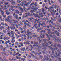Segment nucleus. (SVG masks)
<instances>
[{
  "mask_svg": "<svg viewBox=\"0 0 61 61\" xmlns=\"http://www.w3.org/2000/svg\"><path fill=\"white\" fill-rule=\"evenodd\" d=\"M15 13H17V14H20V13H21V12H19V11L16 10H15Z\"/></svg>",
  "mask_w": 61,
  "mask_h": 61,
  "instance_id": "obj_24",
  "label": "nucleus"
},
{
  "mask_svg": "<svg viewBox=\"0 0 61 61\" xmlns=\"http://www.w3.org/2000/svg\"><path fill=\"white\" fill-rule=\"evenodd\" d=\"M49 47V48H50L51 46H45L43 47V49L44 51H46V49H47V47Z\"/></svg>",
  "mask_w": 61,
  "mask_h": 61,
  "instance_id": "obj_8",
  "label": "nucleus"
},
{
  "mask_svg": "<svg viewBox=\"0 0 61 61\" xmlns=\"http://www.w3.org/2000/svg\"><path fill=\"white\" fill-rule=\"evenodd\" d=\"M17 3H20L21 2V1H20V0H17Z\"/></svg>",
  "mask_w": 61,
  "mask_h": 61,
  "instance_id": "obj_31",
  "label": "nucleus"
},
{
  "mask_svg": "<svg viewBox=\"0 0 61 61\" xmlns=\"http://www.w3.org/2000/svg\"><path fill=\"white\" fill-rule=\"evenodd\" d=\"M19 28L21 31H23L24 30H23V29H22L21 27H20Z\"/></svg>",
  "mask_w": 61,
  "mask_h": 61,
  "instance_id": "obj_48",
  "label": "nucleus"
},
{
  "mask_svg": "<svg viewBox=\"0 0 61 61\" xmlns=\"http://www.w3.org/2000/svg\"><path fill=\"white\" fill-rule=\"evenodd\" d=\"M50 55L51 56H52V55H54V51H52L51 54H50Z\"/></svg>",
  "mask_w": 61,
  "mask_h": 61,
  "instance_id": "obj_25",
  "label": "nucleus"
},
{
  "mask_svg": "<svg viewBox=\"0 0 61 61\" xmlns=\"http://www.w3.org/2000/svg\"><path fill=\"white\" fill-rule=\"evenodd\" d=\"M14 23L15 24H16V23H18V21H17V20H15V21L14 22Z\"/></svg>",
  "mask_w": 61,
  "mask_h": 61,
  "instance_id": "obj_52",
  "label": "nucleus"
},
{
  "mask_svg": "<svg viewBox=\"0 0 61 61\" xmlns=\"http://www.w3.org/2000/svg\"><path fill=\"white\" fill-rule=\"evenodd\" d=\"M60 56V55L59 54H56V55H55L54 56V57H55L56 58H57V57H58Z\"/></svg>",
  "mask_w": 61,
  "mask_h": 61,
  "instance_id": "obj_11",
  "label": "nucleus"
},
{
  "mask_svg": "<svg viewBox=\"0 0 61 61\" xmlns=\"http://www.w3.org/2000/svg\"><path fill=\"white\" fill-rule=\"evenodd\" d=\"M45 43H42V46L43 47H44L45 46Z\"/></svg>",
  "mask_w": 61,
  "mask_h": 61,
  "instance_id": "obj_27",
  "label": "nucleus"
},
{
  "mask_svg": "<svg viewBox=\"0 0 61 61\" xmlns=\"http://www.w3.org/2000/svg\"><path fill=\"white\" fill-rule=\"evenodd\" d=\"M20 50L22 51H25V47H24L23 48H21L20 49Z\"/></svg>",
  "mask_w": 61,
  "mask_h": 61,
  "instance_id": "obj_20",
  "label": "nucleus"
},
{
  "mask_svg": "<svg viewBox=\"0 0 61 61\" xmlns=\"http://www.w3.org/2000/svg\"><path fill=\"white\" fill-rule=\"evenodd\" d=\"M6 14H7V15H10V13L9 12H8L6 13Z\"/></svg>",
  "mask_w": 61,
  "mask_h": 61,
  "instance_id": "obj_39",
  "label": "nucleus"
},
{
  "mask_svg": "<svg viewBox=\"0 0 61 61\" xmlns=\"http://www.w3.org/2000/svg\"><path fill=\"white\" fill-rule=\"evenodd\" d=\"M26 27V25H25L23 28V29H26V28H25Z\"/></svg>",
  "mask_w": 61,
  "mask_h": 61,
  "instance_id": "obj_42",
  "label": "nucleus"
},
{
  "mask_svg": "<svg viewBox=\"0 0 61 61\" xmlns=\"http://www.w3.org/2000/svg\"><path fill=\"white\" fill-rule=\"evenodd\" d=\"M38 26H37V24L36 23L35 24V28L36 29H37L38 27H40V25H38Z\"/></svg>",
  "mask_w": 61,
  "mask_h": 61,
  "instance_id": "obj_17",
  "label": "nucleus"
},
{
  "mask_svg": "<svg viewBox=\"0 0 61 61\" xmlns=\"http://www.w3.org/2000/svg\"><path fill=\"white\" fill-rule=\"evenodd\" d=\"M21 60H22L23 61H25V59L24 58H22Z\"/></svg>",
  "mask_w": 61,
  "mask_h": 61,
  "instance_id": "obj_43",
  "label": "nucleus"
},
{
  "mask_svg": "<svg viewBox=\"0 0 61 61\" xmlns=\"http://www.w3.org/2000/svg\"><path fill=\"white\" fill-rule=\"evenodd\" d=\"M41 38V36H40L38 37V39H39V40H40V39H39V38Z\"/></svg>",
  "mask_w": 61,
  "mask_h": 61,
  "instance_id": "obj_55",
  "label": "nucleus"
},
{
  "mask_svg": "<svg viewBox=\"0 0 61 61\" xmlns=\"http://www.w3.org/2000/svg\"><path fill=\"white\" fill-rule=\"evenodd\" d=\"M25 14H26V15H27L29 16H31V14H30V13L29 12L28 13H25Z\"/></svg>",
  "mask_w": 61,
  "mask_h": 61,
  "instance_id": "obj_23",
  "label": "nucleus"
},
{
  "mask_svg": "<svg viewBox=\"0 0 61 61\" xmlns=\"http://www.w3.org/2000/svg\"><path fill=\"white\" fill-rule=\"evenodd\" d=\"M15 26H11V30H15Z\"/></svg>",
  "mask_w": 61,
  "mask_h": 61,
  "instance_id": "obj_21",
  "label": "nucleus"
},
{
  "mask_svg": "<svg viewBox=\"0 0 61 61\" xmlns=\"http://www.w3.org/2000/svg\"><path fill=\"white\" fill-rule=\"evenodd\" d=\"M0 11L1 12V14L2 15H4V12H5V11L3 10H1V9L0 10Z\"/></svg>",
  "mask_w": 61,
  "mask_h": 61,
  "instance_id": "obj_13",
  "label": "nucleus"
},
{
  "mask_svg": "<svg viewBox=\"0 0 61 61\" xmlns=\"http://www.w3.org/2000/svg\"><path fill=\"white\" fill-rule=\"evenodd\" d=\"M12 34V36H11V37H14V33H13Z\"/></svg>",
  "mask_w": 61,
  "mask_h": 61,
  "instance_id": "obj_64",
  "label": "nucleus"
},
{
  "mask_svg": "<svg viewBox=\"0 0 61 61\" xmlns=\"http://www.w3.org/2000/svg\"><path fill=\"white\" fill-rule=\"evenodd\" d=\"M45 32H46L45 30H43L41 31V33H44Z\"/></svg>",
  "mask_w": 61,
  "mask_h": 61,
  "instance_id": "obj_40",
  "label": "nucleus"
},
{
  "mask_svg": "<svg viewBox=\"0 0 61 61\" xmlns=\"http://www.w3.org/2000/svg\"><path fill=\"white\" fill-rule=\"evenodd\" d=\"M41 49V46H39L38 47V51L39 52H40L41 51V50L40 49Z\"/></svg>",
  "mask_w": 61,
  "mask_h": 61,
  "instance_id": "obj_18",
  "label": "nucleus"
},
{
  "mask_svg": "<svg viewBox=\"0 0 61 61\" xmlns=\"http://www.w3.org/2000/svg\"><path fill=\"white\" fill-rule=\"evenodd\" d=\"M4 7H5L4 8L3 10H6L7 8L6 7V5H5L4 6Z\"/></svg>",
  "mask_w": 61,
  "mask_h": 61,
  "instance_id": "obj_28",
  "label": "nucleus"
},
{
  "mask_svg": "<svg viewBox=\"0 0 61 61\" xmlns=\"http://www.w3.org/2000/svg\"><path fill=\"white\" fill-rule=\"evenodd\" d=\"M48 57H49L50 58V56H49L48 54H47V56H46V55H45L44 58H43V61H45L46 60H47V61L49 60V58H48Z\"/></svg>",
  "mask_w": 61,
  "mask_h": 61,
  "instance_id": "obj_3",
  "label": "nucleus"
},
{
  "mask_svg": "<svg viewBox=\"0 0 61 61\" xmlns=\"http://www.w3.org/2000/svg\"><path fill=\"white\" fill-rule=\"evenodd\" d=\"M20 45H21V46H24V45H23V43L20 42Z\"/></svg>",
  "mask_w": 61,
  "mask_h": 61,
  "instance_id": "obj_46",
  "label": "nucleus"
},
{
  "mask_svg": "<svg viewBox=\"0 0 61 61\" xmlns=\"http://www.w3.org/2000/svg\"><path fill=\"white\" fill-rule=\"evenodd\" d=\"M32 19H34V18L33 17H31V18H30L28 19V20L29 21H31L32 23H34L35 21V20H32Z\"/></svg>",
  "mask_w": 61,
  "mask_h": 61,
  "instance_id": "obj_6",
  "label": "nucleus"
},
{
  "mask_svg": "<svg viewBox=\"0 0 61 61\" xmlns=\"http://www.w3.org/2000/svg\"><path fill=\"white\" fill-rule=\"evenodd\" d=\"M34 5V2H32L31 4H30V7H31V6L32 5V6H33Z\"/></svg>",
  "mask_w": 61,
  "mask_h": 61,
  "instance_id": "obj_29",
  "label": "nucleus"
},
{
  "mask_svg": "<svg viewBox=\"0 0 61 61\" xmlns=\"http://www.w3.org/2000/svg\"><path fill=\"white\" fill-rule=\"evenodd\" d=\"M53 6H55V5L54 4L52 5L51 6H50V8L51 10L52 11H53V10H54V8H53Z\"/></svg>",
  "mask_w": 61,
  "mask_h": 61,
  "instance_id": "obj_16",
  "label": "nucleus"
},
{
  "mask_svg": "<svg viewBox=\"0 0 61 61\" xmlns=\"http://www.w3.org/2000/svg\"><path fill=\"white\" fill-rule=\"evenodd\" d=\"M4 19H5V18H3V20H2V19H0V20H1V21H2L3 22L4 21Z\"/></svg>",
  "mask_w": 61,
  "mask_h": 61,
  "instance_id": "obj_57",
  "label": "nucleus"
},
{
  "mask_svg": "<svg viewBox=\"0 0 61 61\" xmlns=\"http://www.w3.org/2000/svg\"><path fill=\"white\" fill-rule=\"evenodd\" d=\"M8 29H10V28L11 29V26H8Z\"/></svg>",
  "mask_w": 61,
  "mask_h": 61,
  "instance_id": "obj_49",
  "label": "nucleus"
},
{
  "mask_svg": "<svg viewBox=\"0 0 61 61\" xmlns=\"http://www.w3.org/2000/svg\"><path fill=\"white\" fill-rule=\"evenodd\" d=\"M58 21H59V23H60V22H61V19L60 20H58Z\"/></svg>",
  "mask_w": 61,
  "mask_h": 61,
  "instance_id": "obj_63",
  "label": "nucleus"
},
{
  "mask_svg": "<svg viewBox=\"0 0 61 61\" xmlns=\"http://www.w3.org/2000/svg\"><path fill=\"white\" fill-rule=\"evenodd\" d=\"M33 15H38V14L36 13V14L35 13H33Z\"/></svg>",
  "mask_w": 61,
  "mask_h": 61,
  "instance_id": "obj_56",
  "label": "nucleus"
},
{
  "mask_svg": "<svg viewBox=\"0 0 61 61\" xmlns=\"http://www.w3.org/2000/svg\"><path fill=\"white\" fill-rule=\"evenodd\" d=\"M47 31H49L51 32V29H47Z\"/></svg>",
  "mask_w": 61,
  "mask_h": 61,
  "instance_id": "obj_61",
  "label": "nucleus"
},
{
  "mask_svg": "<svg viewBox=\"0 0 61 61\" xmlns=\"http://www.w3.org/2000/svg\"><path fill=\"white\" fill-rule=\"evenodd\" d=\"M35 21L34 22V23H36V22L37 21H38V20H37V19H35V20L34 19Z\"/></svg>",
  "mask_w": 61,
  "mask_h": 61,
  "instance_id": "obj_38",
  "label": "nucleus"
},
{
  "mask_svg": "<svg viewBox=\"0 0 61 61\" xmlns=\"http://www.w3.org/2000/svg\"><path fill=\"white\" fill-rule=\"evenodd\" d=\"M26 22H27V23L28 22V24H29L30 23V22L28 20H26Z\"/></svg>",
  "mask_w": 61,
  "mask_h": 61,
  "instance_id": "obj_47",
  "label": "nucleus"
},
{
  "mask_svg": "<svg viewBox=\"0 0 61 61\" xmlns=\"http://www.w3.org/2000/svg\"><path fill=\"white\" fill-rule=\"evenodd\" d=\"M38 5H36L35 6H33V10H31L30 11V12L31 14H32V13H33V12H35V10H37L38 8L36 7Z\"/></svg>",
  "mask_w": 61,
  "mask_h": 61,
  "instance_id": "obj_1",
  "label": "nucleus"
},
{
  "mask_svg": "<svg viewBox=\"0 0 61 61\" xmlns=\"http://www.w3.org/2000/svg\"><path fill=\"white\" fill-rule=\"evenodd\" d=\"M19 9L20 10L21 12L22 13H23L24 12V11L25 10V7H24L22 8L21 7L19 6Z\"/></svg>",
  "mask_w": 61,
  "mask_h": 61,
  "instance_id": "obj_5",
  "label": "nucleus"
},
{
  "mask_svg": "<svg viewBox=\"0 0 61 61\" xmlns=\"http://www.w3.org/2000/svg\"><path fill=\"white\" fill-rule=\"evenodd\" d=\"M43 41L44 42V43L45 44H46V46H49L50 45L49 41H48V42H46V40L45 39H44Z\"/></svg>",
  "mask_w": 61,
  "mask_h": 61,
  "instance_id": "obj_4",
  "label": "nucleus"
},
{
  "mask_svg": "<svg viewBox=\"0 0 61 61\" xmlns=\"http://www.w3.org/2000/svg\"><path fill=\"white\" fill-rule=\"evenodd\" d=\"M44 14H45V15H47V14H48V12H43Z\"/></svg>",
  "mask_w": 61,
  "mask_h": 61,
  "instance_id": "obj_37",
  "label": "nucleus"
},
{
  "mask_svg": "<svg viewBox=\"0 0 61 61\" xmlns=\"http://www.w3.org/2000/svg\"><path fill=\"white\" fill-rule=\"evenodd\" d=\"M36 36H37V35H36L33 36V37H35Z\"/></svg>",
  "mask_w": 61,
  "mask_h": 61,
  "instance_id": "obj_62",
  "label": "nucleus"
},
{
  "mask_svg": "<svg viewBox=\"0 0 61 61\" xmlns=\"http://www.w3.org/2000/svg\"><path fill=\"white\" fill-rule=\"evenodd\" d=\"M8 19H12V16L10 15V16H9L7 17V18H5V20H6V21H7L8 20Z\"/></svg>",
  "mask_w": 61,
  "mask_h": 61,
  "instance_id": "obj_7",
  "label": "nucleus"
},
{
  "mask_svg": "<svg viewBox=\"0 0 61 61\" xmlns=\"http://www.w3.org/2000/svg\"><path fill=\"white\" fill-rule=\"evenodd\" d=\"M57 51H58V53H59V54H61V52H60L59 51V50L58 49L57 50Z\"/></svg>",
  "mask_w": 61,
  "mask_h": 61,
  "instance_id": "obj_60",
  "label": "nucleus"
},
{
  "mask_svg": "<svg viewBox=\"0 0 61 61\" xmlns=\"http://www.w3.org/2000/svg\"><path fill=\"white\" fill-rule=\"evenodd\" d=\"M29 31V29H28L27 30V32L26 33V31H25V34H26V35L27 36H28V37L27 38V39H29V37H30V35H33V33H31L30 31Z\"/></svg>",
  "mask_w": 61,
  "mask_h": 61,
  "instance_id": "obj_2",
  "label": "nucleus"
},
{
  "mask_svg": "<svg viewBox=\"0 0 61 61\" xmlns=\"http://www.w3.org/2000/svg\"><path fill=\"white\" fill-rule=\"evenodd\" d=\"M41 12H45V9L44 8H43L41 10Z\"/></svg>",
  "mask_w": 61,
  "mask_h": 61,
  "instance_id": "obj_45",
  "label": "nucleus"
},
{
  "mask_svg": "<svg viewBox=\"0 0 61 61\" xmlns=\"http://www.w3.org/2000/svg\"><path fill=\"white\" fill-rule=\"evenodd\" d=\"M38 25H41V26H43L44 25H46V24L45 23H43V22H42V23H39L38 24Z\"/></svg>",
  "mask_w": 61,
  "mask_h": 61,
  "instance_id": "obj_10",
  "label": "nucleus"
},
{
  "mask_svg": "<svg viewBox=\"0 0 61 61\" xmlns=\"http://www.w3.org/2000/svg\"><path fill=\"white\" fill-rule=\"evenodd\" d=\"M28 24H27V23H25L24 24L25 25H28Z\"/></svg>",
  "mask_w": 61,
  "mask_h": 61,
  "instance_id": "obj_59",
  "label": "nucleus"
},
{
  "mask_svg": "<svg viewBox=\"0 0 61 61\" xmlns=\"http://www.w3.org/2000/svg\"><path fill=\"white\" fill-rule=\"evenodd\" d=\"M54 6H56V7H57V8H59V9H60V8H59V6H58V5H54Z\"/></svg>",
  "mask_w": 61,
  "mask_h": 61,
  "instance_id": "obj_30",
  "label": "nucleus"
},
{
  "mask_svg": "<svg viewBox=\"0 0 61 61\" xmlns=\"http://www.w3.org/2000/svg\"><path fill=\"white\" fill-rule=\"evenodd\" d=\"M0 23L2 25H5V24H4L3 22L1 23Z\"/></svg>",
  "mask_w": 61,
  "mask_h": 61,
  "instance_id": "obj_50",
  "label": "nucleus"
},
{
  "mask_svg": "<svg viewBox=\"0 0 61 61\" xmlns=\"http://www.w3.org/2000/svg\"><path fill=\"white\" fill-rule=\"evenodd\" d=\"M40 57L41 59H42L43 57V56L42 55H40Z\"/></svg>",
  "mask_w": 61,
  "mask_h": 61,
  "instance_id": "obj_32",
  "label": "nucleus"
},
{
  "mask_svg": "<svg viewBox=\"0 0 61 61\" xmlns=\"http://www.w3.org/2000/svg\"><path fill=\"white\" fill-rule=\"evenodd\" d=\"M22 6H23V7H25V6H26L27 7H29V5H28V3H27L22 5Z\"/></svg>",
  "mask_w": 61,
  "mask_h": 61,
  "instance_id": "obj_12",
  "label": "nucleus"
},
{
  "mask_svg": "<svg viewBox=\"0 0 61 61\" xmlns=\"http://www.w3.org/2000/svg\"><path fill=\"white\" fill-rule=\"evenodd\" d=\"M58 49V48L57 47H56L55 48H52L51 49L52 51H55L56 49L57 50Z\"/></svg>",
  "mask_w": 61,
  "mask_h": 61,
  "instance_id": "obj_15",
  "label": "nucleus"
},
{
  "mask_svg": "<svg viewBox=\"0 0 61 61\" xmlns=\"http://www.w3.org/2000/svg\"><path fill=\"white\" fill-rule=\"evenodd\" d=\"M10 2L11 3V4L13 5H15V2L13 1V0H11L10 1Z\"/></svg>",
  "mask_w": 61,
  "mask_h": 61,
  "instance_id": "obj_9",
  "label": "nucleus"
},
{
  "mask_svg": "<svg viewBox=\"0 0 61 61\" xmlns=\"http://www.w3.org/2000/svg\"><path fill=\"white\" fill-rule=\"evenodd\" d=\"M44 37H45V34H44L43 36H41V38H44Z\"/></svg>",
  "mask_w": 61,
  "mask_h": 61,
  "instance_id": "obj_41",
  "label": "nucleus"
},
{
  "mask_svg": "<svg viewBox=\"0 0 61 61\" xmlns=\"http://www.w3.org/2000/svg\"><path fill=\"white\" fill-rule=\"evenodd\" d=\"M60 33L59 32L57 33H56V35H57V36H60Z\"/></svg>",
  "mask_w": 61,
  "mask_h": 61,
  "instance_id": "obj_26",
  "label": "nucleus"
},
{
  "mask_svg": "<svg viewBox=\"0 0 61 61\" xmlns=\"http://www.w3.org/2000/svg\"><path fill=\"white\" fill-rule=\"evenodd\" d=\"M13 31H12L11 32L8 33L7 34V35H8L9 36H11V35H12V33H13Z\"/></svg>",
  "mask_w": 61,
  "mask_h": 61,
  "instance_id": "obj_14",
  "label": "nucleus"
},
{
  "mask_svg": "<svg viewBox=\"0 0 61 61\" xmlns=\"http://www.w3.org/2000/svg\"><path fill=\"white\" fill-rule=\"evenodd\" d=\"M15 42V40H12L11 41V43H14Z\"/></svg>",
  "mask_w": 61,
  "mask_h": 61,
  "instance_id": "obj_44",
  "label": "nucleus"
},
{
  "mask_svg": "<svg viewBox=\"0 0 61 61\" xmlns=\"http://www.w3.org/2000/svg\"><path fill=\"white\" fill-rule=\"evenodd\" d=\"M0 48H1V49L2 50H3V47L1 45H0Z\"/></svg>",
  "mask_w": 61,
  "mask_h": 61,
  "instance_id": "obj_33",
  "label": "nucleus"
},
{
  "mask_svg": "<svg viewBox=\"0 0 61 61\" xmlns=\"http://www.w3.org/2000/svg\"><path fill=\"white\" fill-rule=\"evenodd\" d=\"M19 24H20V25H23V24L22 23V22H21V21H20L19 22Z\"/></svg>",
  "mask_w": 61,
  "mask_h": 61,
  "instance_id": "obj_58",
  "label": "nucleus"
},
{
  "mask_svg": "<svg viewBox=\"0 0 61 61\" xmlns=\"http://www.w3.org/2000/svg\"><path fill=\"white\" fill-rule=\"evenodd\" d=\"M57 46L58 47H59V48H60V47H61V46H60V44H59L57 45Z\"/></svg>",
  "mask_w": 61,
  "mask_h": 61,
  "instance_id": "obj_35",
  "label": "nucleus"
},
{
  "mask_svg": "<svg viewBox=\"0 0 61 61\" xmlns=\"http://www.w3.org/2000/svg\"><path fill=\"white\" fill-rule=\"evenodd\" d=\"M3 39H4V40H5V41L6 40H7V37L5 36L4 37Z\"/></svg>",
  "mask_w": 61,
  "mask_h": 61,
  "instance_id": "obj_36",
  "label": "nucleus"
},
{
  "mask_svg": "<svg viewBox=\"0 0 61 61\" xmlns=\"http://www.w3.org/2000/svg\"><path fill=\"white\" fill-rule=\"evenodd\" d=\"M14 18L17 19L18 20H19V18H18V15H16L14 17Z\"/></svg>",
  "mask_w": 61,
  "mask_h": 61,
  "instance_id": "obj_19",
  "label": "nucleus"
},
{
  "mask_svg": "<svg viewBox=\"0 0 61 61\" xmlns=\"http://www.w3.org/2000/svg\"><path fill=\"white\" fill-rule=\"evenodd\" d=\"M29 42H30V41H26V44H27H27L28 45H30V44L29 43Z\"/></svg>",
  "mask_w": 61,
  "mask_h": 61,
  "instance_id": "obj_34",
  "label": "nucleus"
},
{
  "mask_svg": "<svg viewBox=\"0 0 61 61\" xmlns=\"http://www.w3.org/2000/svg\"><path fill=\"white\" fill-rule=\"evenodd\" d=\"M10 25H13V22L11 21L10 23Z\"/></svg>",
  "mask_w": 61,
  "mask_h": 61,
  "instance_id": "obj_51",
  "label": "nucleus"
},
{
  "mask_svg": "<svg viewBox=\"0 0 61 61\" xmlns=\"http://www.w3.org/2000/svg\"><path fill=\"white\" fill-rule=\"evenodd\" d=\"M14 7V6H13L12 5L11 6L10 8H11L10 9H11V10H12V11H14V9H13Z\"/></svg>",
  "mask_w": 61,
  "mask_h": 61,
  "instance_id": "obj_22",
  "label": "nucleus"
},
{
  "mask_svg": "<svg viewBox=\"0 0 61 61\" xmlns=\"http://www.w3.org/2000/svg\"><path fill=\"white\" fill-rule=\"evenodd\" d=\"M10 30L9 29H8V30H7V32L8 33H10Z\"/></svg>",
  "mask_w": 61,
  "mask_h": 61,
  "instance_id": "obj_53",
  "label": "nucleus"
},
{
  "mask_svg": "<svg viewBox=\"0 0 61 61\" xmlns=\"http://www.w3.org/2000/svg\"><path fill=\"white\" fill-rule=\"evenodd\" d=\"M27 57H28V58H31V57H32V56H31V55H28L27 56Z\"/></svg>",
  "mask_w": 61,
  "mask_h": 61,
  "instance_id": "obj_54",
  "label": "nucleus"
}]
</instances>
